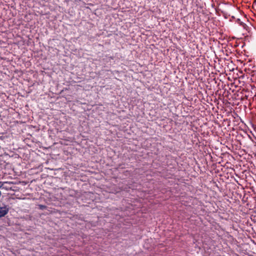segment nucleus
<instances>
[{
	"label": "nucleus",
	"mask_w": 256,
	"mask_h": 256,
	"mask_svg": "<svg viewBox=\"0 0 256 256\" xmlns=\"http://www.w3.org/2000/svg\"><path fill=\"white\" fill-rule=\"evenodd\" d=\"M38 208L41 210H44L46 208V206L44 205L40 204L38 205Z\"/></svg>",
	"instance_id": "obj_2"
},
{
	"label": "nucleus",
	"mask_w": 256,
	"mask_h": 256,
	"mask_svg": "<svg viewBox=\"0 0 256 256\" xmlns=\"http://www.w3.org/2000/svg\"><path fill=\"white\" fill-rule=\"evenodd\" d=\"M9 208L6 206H0V218L4 216L8 212Z\"/></svg>",
	"instance_id": "obj_1"
}]
</instances>
